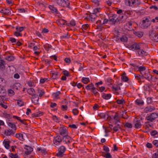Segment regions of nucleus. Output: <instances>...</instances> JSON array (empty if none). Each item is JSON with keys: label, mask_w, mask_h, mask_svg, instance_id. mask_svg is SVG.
<instances>
[{"label": "nucleus", "mask_w": 158, "mask_h": 158, "mask_svg": "<svg viewBox=\"0 0 158 158\" xmlns=\"http://www.w3.org/2000/svg\"><path fill=\"white\" fill-rule=\"evenodd\" d=\"M56 2L59 5L64 7H69V5L68 0H59L57 1Z\"/></svg>", "instance_id": "1"}, {"label": "nucleus", "mask_w": 158, "mask_h": 158, "mask_svg": "<svg viewBox=\"0 0 158 158\" xmlns=\"http://www.w3.org/2000/svg\"><path fill=\"white\" fill-rule=\"evenodd\" d=\"M109 21L113 24L121 21L117 18V15H113L112 17L110 19Z\"/></svg>", "instance_id": "2"}, {"label": "nucleus", "mask_w": 158, "mask_h": 158, "mask_svg": "<svg viewBox=\"0 0 158 158\" xmlns=\"http://www.w3.org/2000/svg\"><path fill=\"white\" fill-rule=\"evenodd\" d=\"M149 20L148 18H146L145 20H143L142 21V26L144 28H146L150 25V24L148 23Z\"/></svg>", "instance_id": "3"}, {"label": "nucleus", "mask_w": 158, "mask_h": 158, "mask_svg": "<svg viewBox=\"0 0 158 158\" xmlns=\"http://www.w3.org/2000/svg\"><path fill=\"white\" fill-rule=\"evenodd\" d=\"M157 117V114L156 113H152L150 116L147 117L146 118L148 120L152 121L155 118Z\"/></svg>", "instance_id": "4"}, {"label": "nucleus", "mask_w": 158, "mask_h": 158, "mask_svg": "<svg viewBox=\"0 0 158 158\" xmlns=\"http://www.w3.org/2000/svg\"><path fill=\"white\" fill-rule=\"evenodd\" d=\"M141 44L140 43L139 44H137L136 43H135L131 45L129 47V48H131V49H134L135 50H137L139 49H140V46Z\"/></svg>", "instance_id": "5"}, {"label": "nucleus", "mask_w": 158, "mask_h": 158, "mask_svg": "<svg viewBox=\"0 0 158 158\" xmlns=\"http://www.w3.org/2000/svg\"><path fill=\"white\" fill-rule=\"evenodd\" d=\"M142 76L149 81L152 79V76L148 73L143 72L142 74Z\"/></svg>", "instance_id": "6"}, {"label": "nucleus", "mask_w": 158, "mask_h": 158, "mask_svg": "<svg viewBox=\"0 0 158 158\" xmlns=\"http://www.w3.org/2000/svg\"><path fill=\"white\" fill-rule=\"evenodd\" d=\"M63 139L66 143H69L72 141V138L67 135L63 136Z\"/></svg>", "instance_id": "7"}, {"label": "nucleus", "mask_w": 158, "mask_h": 158, "mask_svg": "<svg viewBox=\"0 0 158 158\" xmlns=\"http://www.w3.org/2000/svg\"><path fill=\"white\" fill-rule=\"evenodd\" d=\"M61 141L62 140L60 137V136H57L54 139L53 142L54 144L57 145L59 144Z\"/></svg>", "instance_id": "8"}, {"label": "nucleus", "mask_w": 158, "mask_h": 158, "mask_svg": "<svg viewBox=\"0 0 158 158\" xmlns=\"http://www.w3.org/2000/svg\"><path fill=\"white\" fill-rule=\"evenodd\" d=\"M31 101L32 102L34 103L35 104H37L39 101V97L37 95H36V94H35L33 96H31Z\"/></svg>", "instance_id": "9"}, {"label": "nucleus", "mask_w": 158, "mask_h": 158, "mask_svg": "<svg viewBox=\"0 0 158 158\" xmlns=\"http://www.w3.org/2000/svg\"><path fill=\"white\" fill-rule=\"evenodd\" d=\"M28 93L31 96H32L35 94V90L32 88H30L27 89Z\"/></svg>", "instance_id": "10"}, {"label": "nucleus", "mask_w": 158, "mask_h": 158, "mask_svg": "<svg viewBox=\"0 0 158 158\" xmlns=\"http://www.w3.org/2000/svg\"><path fill=\"white\" fill-rule=\"evenodd\" d=\"M4 80L2 78H0V94H4L5 93V90H4L2 87L1 85Z\"/></svg>", "instance_id": "11"}, {"label": "nucleus", "mask_w": 158, "mask_h": 158, "mask_svg": "<svg viewBox=\"0 0 158 158\" xmlns=\"http://www.w3.org/2000/svg\"><path fill=\"white\" fill-rule=\"evenodd\" d=\"M5 62L0 58V69L3 70L5 69Z\"/></svg>", "instance_id": "12"}, {"label": "nucleus", "mask_w": 158, "mask_h": 158, "mask_svg": "<svg viewBox=\"0 0 158 158\" xmlns=\"http://www.w3.org/2000/svg\"><path fill=\"white\" fill-rule=\"evenodd\" d=\"M15 133V131L12 130H6L5 131V134L7 135H10L11 134H14Z\"/></svg>", "instance_id": "13"}, {"label": "nucleus", "mask_w": 158, "mask_h": 158, "mask_svg": "<svg viewBox=\"0 0 158 158\" xmlns=\"http://www.w3.org/2000/svg\"><path fill=\"white\" fill-rule=\"evenodd\" d=\"M154 110V108L153 107L150 106L147 107L144 109V111L145 112H151Z\"/></svg>", "instance_id": "14"}, {"label": "nucleus", "mask_w": 158, "mask_h": 158, "mask_svg": "<svg viewBox=\"0 0 158 158\" xmlns=\"http://www.w3.org/2000/svg\"><path fill=\"white\" fill-rule=\"evenodd\" d=\"M144 89L147 93H148L151 89L150 86L149 85H144Z\"/></svg>", "instance_id": "15"}, {"label": "nucleus", "mask_w": 158, "mask_h": 158, "mask_svg": "<svg viewBox=\"0 0 158 158\" xmlns=\"http://www.w3.org/2000/svg\"><path fill=\"white\" fill-rule=\"evenodd\" d=\"M137 52L139 55L140 56H143L146 55V52L143 50H140L139 49L137 50Z\"/></svg>", "instance_id": "16"}, {"label": "nucleus", "mask_w": 158, "mask_h": 158, "mask_svg": "<svg viewBox=\"0 0 158 158\" xmlns=\"http://www.w3.org/2000/svg\"><path fill=\"white\" fill-rule=\"evenodd\" d=\"M9 126L14 131H15L16 129V127L15 125L12 123L9 122L8 123Z\"/></svg>", "instance_id": "17"}, {"label": "nucleus", "mask_w": 158, "mask_h": 158, "mask_svg": "<svg viewBox=\"0 0 158 158\" xmlns=\"http://www.w3.org/2000/svg\"><path fill=\"white\" fill-rule=\"evenodd\" d=\"M0 12L4 14L9 15L11 13L10 11L7 9L2 10L0 11Z\"/></svg>", "instance_id": "18"}, {"label": "nucleus", "mask_w": 158, "mask_h": 158, "mask_svg": "<svg viewBox=\"0 0 158 158\" xmlns=\"http://www.w3.org/2000/svg\"><path fill=\"white\" fill-rule=\"evenodd\" d=\"M49 7L52 13H58L57 9L54 7L53 6L50 5L49 6Z\"/></svg>", "instance_id": "19"}, {"label": "nucleus", "mask_w": 158, "mask_h": 158, "mask_svg": "<svg viewBox=\"0 0 158 158\" xmlns=\"http://www.w3.org/2000/svg\"><path fill=\"white\" fill-rule=\"evenodd\" d=\"M114 120H115L114 121L115 124H117V123H119V119L118 116V114H116L114 117Z\"/></svg>", "instance_id": "20"}, {"label": "nucleus", "mask_w": 158, "mask_h": 158, "mask_svg": "<svg viewBox=\"0 0 158 158\" xmlns=\"http://www.w3.org/2000/svg\"><path fill=\"white\" fill-rule=\"evenodd\" d=\"M141 124L139 121L137 120L135 123V127L136 128H140L141 127Z\"/></svg>", "instance_id": "21"}, {"label": "nucleus", "mask_w": 158, "mask_h": 158, "mask_svg": "<svg viewBox=\"0 0 158 158\" xmlns=\"http://www.w3.org/2000/svg\"><path fill=\"white\" fill-rule=\"evenodd\" d=\"M111 95L110 94H104L102 95V98L105 99H108L111 97Z\"/></svg>", "instance_id": "22"}, {"label": "nucleus", "mask_w": 158, "mask_h": 158, "mask_svg": "<svg viewBox=\"0 0 158 158\" xmlns=\"http://www.w3.org/2000/svg\"><path fill=\"white\" fill-rule=\"evenodd\" d=\"M136 103L138 105H143L144 104L143 101L140 99H137L135 101Z\"/></svg>", "instance_id": "23"}, {"label": "nucleus", "mask_w": 158, "mask_h": 158, "mask_svg": "<svg viewBox=\"0 0 158 158\" xmlns=\"http://www.w3.org/2000/svg\"><path fill=\"white\" fill-rule=\"evenodd\" d=\"M82 81L84 83L86 84L89 81V80L88 78L83 77L82 79Z\"/></svg>", "instance_id": "24"}, {"label": "nucleus", "mask_w": 158, "mask_h": 158, "mask_svg": "<svg viewBox=\"0 0 158 158\" xmlns=\"http://www.w3.org/2000/svg\"><path fill=\"white\" fill-rule=\"evenodd\" d=\"M66 21L64 20H60L58 21V25L60 26H62L64 25Z\"/></svg>", "instance_id": "25"}, {"label": "nucleus", "mask_w": 158, "mask_h": 158, "mask_svg": "<svg viewBox=\"0 0 158 158\" xmlns=\"http://www.w3.org/2000/svg\"><path fill=\"white\" fill-rule=\"evenodd\" d=\"M116 124V126L113 128V130L115 132L117 131L119 129H120V127L119 126V123Z\"/></svg>", "instance_id": "26"}, {"label": "nucleus", "mask_w": 158, "mask_h": 158, "mask_svg": "<svg viewBox=\"0 0 158 158\" xmlns=\"http://www.w3.org/2000/svg\"><path fill=\"white\" fill-rule=\"evenodd\" d=\"M86 88L88 90L91 89H95V88L94 87V85L92 83H91L90 85H87L86 86Z\"/></svg>", "instance_id": "27"}, {"label": "nucleus", "mask_w": 158, "mask_h": 158, "mask_svg": "<svg viewBox=\"0 0 158 158\" xmlns=\"http://www.w3.org/2000/svg\"><path fill=\"white\" fill-rule=\"evenodd\" d=\"M134 34H135L139 38L141 37L143 35V33L142 32L140 31L135 32V33H134Z\"/></svg>", "instance_id": "28"}, {"label": "nucleus", "mask_w": 158, "mask_h": 158, "mask_svg": "<svg viewBox=\"0 0 158 158\" xmlns=\"http://www.w3.org/2000/svg\"><path fill=\"white\" fill-rule=\"evenodd\" d=\"M3 143L4 144V146L6 149H9L10 148L9 141L4 140L3 142Z\"/></svg>", "instance_id": "29"}, {"label": "nucleus", "mask_w": 158, "mask_h": 158, "mask_svg": "<svg viewBox=\"0 0 158 158\" xmlns=\"http://www.w3.org/2000/svg\"><path fill=\"white\" fill-rule=\"evenodd\" d=\"M96 17V15H91V13L90 15L89 16V19L90 20L92 21H93L95 19Z\"/></svg>", "instance_id": "30"}, {"label": "nucleus", "mask_w": 158, "mask_h": 158, "mask_svg": "<svg viewBox=\"0 0 158 158\" xmlns=\"http://www.w3.org/2000/svg\"><path fill=\"white\" fill-rule=\"evenodd\" d=\"M61 130L60 131V134L61 135H64L66 132V131L64 127H61Z\"/></svg>", "instance_id": "31"}, {"label": "nucleus", "mask_w": 158, "mask_h": 158, "mask_svg": "<svg viewBox=\"0 0 158 158\" xmlns=\"http://www.w3.org/2000/svg\"><path fill=\"white\" fill-rule=\"evenodd\" d=\"M15 136L16 138H19L21 140L24 139L23 138V135L22 134H16Z\"/></svg>", "instance_id": "32"}, {"label": "nucleus", "mask_w": 158, "mask_h": 158, "mask_svg": "<svg viewBox=\"0 0 158 158\" xmlns=\"http://www.w3.org/2000/svg\"><path fill=\"white\" fill-rule=\"evenodd\" d=\"M5 96V93L4 94H0V102L3 103L4 102V98Z\"/></svg>", "instance_id": "33"}, {"label": "nucleus", "mask_w": 158, "mask_h": 158, "mask_svg": "<svg viewBox=\"0 0 158 158\" xmlns=\"http://www.w3.org/2000/svg\"><path fill=\"white\" fill-rule=\"evenodd\" d=\"M121 40L123 42H126L128 40V38L126 36H123L120 38Z\"/></svg>", "instance_id": "34"}, {"label": "nucleus", "mask_w": 158, "mask_h": 158, "mask_svg": "<svg viewBox=\"0 0 158 158\" xmlns=\"http://www.w3.org/2000/svg\"><path fill=\"white\" fill-rule=\"evenodd\" d=\"M112 88L115 91H118L120 89V86L117 85L113 86Z\"/></svg>", "instance_id": "35"}, {"label": "nucleus", "mask_w": 158, "mask_h": 158, "mask_svg": "<svg viewBox=\"0 0 158 158\" xmlns=\"http://www.w3.org/2000/svg\"><path fill=\"white\" fill-rule=\"evenodd\" d=\"M139 71L142 74L143 72H144V71L145 69V68L143 66H140L139 67Z\"/></svg>", "instance_id": "36"}, {"label": "nucleus", "mask_w": 158, "mask_h": 158, "mask_svg": "<svg viewBox=\"0 0 158 158\" xmlns=\"http://www.w3.org/2000/svg\"><path fill=\"white\" fill-rule=\"evenodd\" d=\"M25 149H26L27 151H28L31 152H32L33 151L32 148L27 145H26L25 147Z\"/></svg>", "instance_id": "37"}, {"label": "nucleus", "mask_w": 158, "mask_h": 158, "mask_svg": "<svg viewBox=\"0 0 158 158\" xmlns=\"http://www.w3.org/2000/svg\"><path fill=\"white\" fill-rule=\"evenodd\" d=\"M60 91H57L56 93H54L53 95L55 98L56 99H58L59 98L58 97L59 95L60 94Z\"/></svg>", "instance_id": "38"}, {"label": "nucleus", "mask_w": 158, "mask_h": 158, "mask_svg": "<svg viewBox=\"0 0 158 158\" xmlns=\"http://www.w3.org/2000/svg\"><path fill=\"white\" fill-rule=\"evenodd\" d=\"M68 26H74L76 24L75 21L74 20H72L69 23H66Z\"/></svg>", "instance_id": "39"}, {"label": "nucleus", "mask_w": 158, "mask_h": 158, "mask_svg": "<svg viewBox=\"0 0 158 158\" xmlns=\"http://www.w3.org/2000/svg\"><path fill=\"white\" fill-rule=\"evenodd\" d=\"M6 59L8 61H12L14 59V57L12 56H8Z\"/></svg>", "instance_id": "40"}, {"label": "nucleus", "mask_w": 158, "mask_h": 158, "mask_svg": "<svg viewBox=\"0 0 158 158\" xmlns=\"http://www.w3.org/2000/svg\"><path fill=\"white\" fill-rule=\"evenodd\" d=\"M121 78L122 80L125 82H127L128 80V77L126 76H122Z\"/></svg>", "instance_id": "41"}, {"label": "nucleus", "mask_w": 158, "mask_h": 158, "mask_svg": "<svg viewBox=\"0 0 158 158\" xmlns=\"http://www.w3.org/2000/svg\"><path fill=\"white\" fill-rule=\"evenodd\" d=\"M24 28V27H16V28L17 31L20 32L23 31Z\"/></svg>", "instance_id": "42"}, {"label": "nucleus", "mask_w": 158, "mask_h": 158, "mask_svg": "<svg viewBox=\"0 0 158 158\" xmlns=\"http://www.w3.org/2000/svg\"><path fill=\"white\" fill-rule=\"evenodd\" d=\"M9 95L12 96L14 94V92L12 89H9L8 91Z\"/></svg>", "instance_id": "43"}, {"label": "nucleus", "mask_w": 158, "mask_h": 158, "mask_svg": "<svg viewBox=\"0 0 158 158\" xmlns=\"http://www.w3.org/2000/svg\"><path fill=\"white\" fill-rule=\"evenodd\" d=\"M122 118H127L128 117V116L126 112H123V113L122 114Z\"/></svg>", "instance_id": "44"}, {"label": "nucleus", "mask_w": 158, "mask_h": 158, "mask_svg": "<svg viewBox=\"0 0 158 158\" xmlns=\"http://www.w3.org/2000/svg\"><path fill=\"white\" fill-rule=\"evenodd\" d=\"M125 127L128 128H131L132 127L131 124L129 123H127L124 125Z\"/></svg>", "instance_id": "45"}, {"label": "nucleus", "mask_w": 158, "mask_h": 158, "mask_svg": "<svg viewBox=\"0 0 158 158\" xmlns=\"http://www.w3.org/2000/svg\"><path fill=\"white\" fill-rule=\"evenodd\" d=\"M18 105L20 106H22L23 105V102L21 100H18L17 102Z\"/></svg>", "instance_id": "46"}, {"label": "nucleus", "mask_w": 158, "mask_h": 158, "mask_svg": "<svg viewBox=\"0 0 158 158\" xmlns=\"http://www.w3.org/2000/svg\"><path fill=\"white\" fill-rule=\"evenodd\" d=\"M132 24V22H129L127 23L126 26L129 28L131 29V26Z\"/></svg>", "instance_id": "47"}, {"label": "nucleus", "mask_w": 158, "mask_h": 158, "mask_svg": "<svg viewBox=\"0 0 158 158\" xmlns=\"http://www.w3.org/2000/svg\"><path fill=\"white\" fill-rule=\"evenodd\" d=\"M14 35L17 37L18 36H22V34H21L19 32H18L17 31H15L14 32Z\"/></svg>", "instance_id": "48"}, {"label": "nucleus", "mask_w": 158, "mask_h": 158, "mask_svg": "<svg viewBox=\"0 0 158 158\" xmlns=\"http://www.w3.org/2000/svg\"><path fill=\"white\" fill-rule=\"evenodd\" d=\"M10 156L11 158H17L18 157L16 154H13L12 153L10 154Z\"/></svg>", "instance_id": "49"}, {"label": "nucleus", "mask_w": 158, "mask_h": 158, "mask_svg": "<svg viewBox=\"0 0 158 158\" xmlns=\"http://www.w3.org/2000/svg\"><path fill=\"white\" fill-rule=\"evenodd\" d=\"M48 32H49V30L48 29L46 28H44L43 29L41 32L43 34H44V33H47Z\"/></svg>", "instance_id": "50"}, {"label": "nucleus", "mask_w": 158, "mask_h": 158, "mask_svg": "<svg viewBox=\"0 0 158 158\" xmlns=\"http://www.w3.org/2000/svg\"><path fill=\"white\" fill-rule=\"evenodd\" d=\"M99 9L98 8L95 9L92 11V14L95 15L96 14L99 12Z\"/></svg>", "instance_id": "51"}, {"label": "nucleus", "mask_w": 158, "mask_h": 158, "mask_svg": "<svg viewBox=\"0 0 158 158\" xmlns=\"http://www.w3.org/2000/svg\"><path fill=\"white\" fill-rule=\"evenodd\" d=\"M124 102V100L123 99L121 100L118 99L116 101L117 103L118 104H122Z\"/></svg>", "instance_id": "52"}, {"label": "nucleus", "mask_w": 158, "mask_h": 158, "mask_svg": "<svg viewBox=\"0 0 158 158\" xmlns=\"http://www.w3.org/2000/svg\"><path fill=\"white\" fill-rule=\"evenodd\" d=\"M153 144L156 147H158V141L157 140H154L152 142Z\"/></svg>", "instance_id": "53"}, {"label": "nucleus", "mask_w": 158, "mask_h": 158, "mask_svg": "<svg viewBox=\"0 0 158 158\" xmlns=\"http://www.w3.org/2000/svg\"><path fill=\"white\" fill-rule=\"evenodd\" d=\"M73 112L74 115H76L78 114V111L77 109H75L73 110Z\"/></svg>", "instance_id": "54"}, {"label": "nucleus", "mask_w": 158, "mask_h": 158, "mask_svg": "<svg viewBox=\"0 0 158 158\" xmlns=\"http://www.w3.org/2000/svg\"><path fill=\"white\" fill-rule=\"evenodd\" d=\"M64 61L67 63L69 64L71 62V60L70 58H65L64 59Z\"/></svg>", "instance_id": "55"}, {"label": "nucleus", "mask_w": 158, "mask_h": 158, "mask_svg": "<svg viewBox=\"0 0 158 158\" xmlns=\"http://www.w3.org/2000/svg\"><path fill=\"white\" fill-rule=\"evenodd\" d=\"M59 150L64 152L65 150V148L64 146H62L60 148Z\"/></svg>", "instance_id": "56"}, {"label": "nucleus", "mask_w": 158, "mask_h": 158, "mask_svg": "<svg viewBox=\"0 0 158 158\" xmlns=\"http://www.w3.org/2000/svg\"><path fill=\"white\" fill-rule=\"evenodd\" d=\"M63 153H64L63 152H62L61 151H60L59 150V152L57 154V155L58 156L61 157L62 156L63 154Z\"/></svg>", "instance_id": "57"}, {"label": "nucleus", "mask_w": 158, "mask_h": 158, "mask_svg": "<svg viewBox=\"0 0 158 158\" xmlns=\"http://www.w3.org/2000/svg\"><path fill=\"white\" fill-rule=\"evenodd\" d=\"M150 9H153L154 10H157L158 9V7L157 6H152L150 7Z\"/></svg>", "instance_id": "58"}, {"label": "nucleus", "mask_w": 158, "mask_h": 158, "mask_svg": "<svg viewBox=\"0 0 158 158\" xmlns=\"http://www.w3.org/2000/svg\"><path fill=\"white\" fill-rule=\"evenodd\" d=\"M157 134V132L156 131H153L151 132V135L152 136H155Z\"/></svg>", "instance_id": "59"}, {"label": "nucleus", "mask_w": 158, "mask_h": 158, "mask_svg": "<svg viewBox=\"0 0 158 158\" xmlns=\"http://www.w3.org/2000/svg\"><path fill=\"white\" fill-rule=\"evenodd\" d=\"M158 39V37L157 35H155L154 37H153L152 40L155 41L157 42V40Z\"/></svg>", "instance_id": "60"}, {"label": "nucleus", "mask_w": 158, "mask_h": 158, "mask_svg": "<svg viewBox=\"0 0 158 158\" xmlns=\"http://www.w3.org/2000/svg\"><path fill=\"white\" fill-rule=\"evenodd\" d=\"M61 109L63 110H66L67 109V106L66 105H62L61 106Z\"/></svg>", "instance_id": "61"}, {"label": "nucleus", "mask_w": 158, "mask_h": 158, "mask_svg": "<svg viewBox=\"0 0 158 158\" xmlns=\"http://www.w3.org/2000/svg\"><path fill=\"white\" fill-rule=\"evenodd\" d=\"M103 149L106 152H108L109 151V148L105 146H103Z\"/></svg>", "instance_id": "62"}, {"label": "nucleus", "mask_w": 158, "mask_h": 158, "mask_svg": "<svg viewBox=\"0 0 158 158\" xmlns=\"http://www.w3.org/2000/svg\"><path fill=\"white\" fill-rule=\"evenodd\" d=\"M38 93H40L39 96L40 97H41L44 93V92H42L41 90L39 89H38Z\"/></svg>", "instance_id": "63"}, {"label": "nucleus", "mask_w": 158, "mask_h": 158, "mask_svg": "<svg viewBox=\"0 0 158 158\" xmlns=\"http://www.w3.org/2000/svg\"><path fill=\"white\" fill-rule=\"evenodd\" d=\"M152 158H158V153H155L152 156Z\"/></svg>", "instance_id": "64"}]
</instances>
